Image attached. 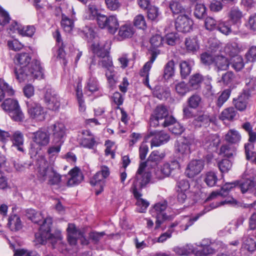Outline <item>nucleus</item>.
Segmentation results:
<instances>
[{
    "label": "nucleus",
    "mask_w": 256,
    "mask_h": 256,
    "mask_svg": "<svg viewBox=\"0 0 256 256\" xmlns=\"http://www.w3.org/2000/svg\"><path fill=\"white\" fill-rule=\"evenodd\" d=\"M197 246L202 248L204 256L213 254L218 250L223 248V244L221 242H217L209 244L208 240H202Z\"/></svg>",
    "instance_id": "14"
},
{
    "label": "nucleus",
    "mask_w": 256,
    "mask_h": 256,
    "mask_svg": "<svg viewBox=\"0 0 256 256\" xmlns=\"http://www.w3.org/2000/svg\"><path fill=\"white\" fill-rule=\"evenodd\" d=\"M48 130L54 144H62L66 136V128L64 124L56 122L51 125Z\"/></svg>",
    "instance_id": "10"
},
{
    "label": "nucleus",
    "mask_w": 256,
    "mask_h": 256,
    "mask_svg": "<svg viewBox=\"0 0 256 256\" xmlns=\"http://www.w3.org/2000/svg\"><path fill=\"white\" fill-rule=\"evenodd\" d=\"M236 148L231 144H222L220 150L219 154L228 158H232L236 154Z\"/></svg>",
    "instance_id": "29"
},
{
    "label": "nucleus",
    "mask_w": 256,
    "mask_h": 256,
    "mask_svg": "<svg viewBox=\"0 0 256 256\" xmlns=\"http://www.w3.org/2000/svg\"><path fill=\"white\" fill-rule=\"evenodd\" d=\"M204 80L202 76L200 74H196L192 75L189 80V84L192 89L197 90L200 86Z\"/></svg>",
    "instance_id": "43"
},
{
    "label": "nucleus",
    "mask_w": 256,
    "mask_h": 256,
    "mask_svg": "<svg viewBox=\"0 0 256 256\" xmlns=\"http://www.w3.org/2000/svg\"><path fill=\"white\" fill-rule=\"evenodd\" d=\"M193 21L186 14L179 16L175 22L176 28L180 32L186 33L192 28Z\"/></svg>",
    "instance_id": "11"
},
{
    "label": "nucleus",
    "mask_w": 256,
    "mask_h": 256,
    "mask_svg": "<svg viewBox=\"0 0 256 256\" xmlns=\"http://www.w3.org/2000/svg\"><path fill=\"white\" fill-rule=\"evenodd\" d=\"M250 97H251V94L249 92V90H244L238 98L234 100L236 108L240 111L244 110L246 108L248 100Z\"/></svg>",
    "instance_id": "19"
},
{
    "label": "nucleus",
    "mask_w": 256,
    "mask_h": 256,
    "mask_svg": "<svg viewBox=\"0 0 256 256\" xmlns=\"http://www.w3.org/2000/svg\"><path fill=\"white\" fill-rule=\"evenodd\" d=\"M26 215L27 218L33 222L38 224H40V222L44 218V216L40 212H36L32 208L26 210Z\"/></svg>",
    "instance_id": "32"
},
{
    "label": "nucleus",
    "mask_w": 256,
    "mask_h": 256,
    "mask_svg": "<svg viewBox=\"0 0 256 256\" xmlns=\"http://www.w3.org/2000/svg\"><path fill=\"white\" fill-rule=\"evenodd\" d=\"M206 14V8L204 4H196L194 10V16L198 18H202Z\"/></svg>",
    "instance_id": "54"
},
{
    "label": "nucleus",
    "mask_w": 256,
    "mask_h": 256,
    "mask_svg": "<svg viewBox=\"0 0 256 256\" xmlns=\"http://www.w3.org/2000/svg\"><path fill=\"white\" fill-rule=\"evenodd\" d=\"M28 113L30 117L38 121H42L45 119L46 112L40 104L32 103L28 104Z\"/></svg>",
    "instance_id": "13"
},
{
    "label": "nucleus",
    "mask_w": 256,
    "mask_h": 256,
    "mask_svg": "<svg viewBox=\"0 0 256 256\" xmlns=\"http://www.w3.org/2000/svg\"><path fill=\"white\" fill-rule=\"evenodd\" d=\"M210 121L208 114L204 112H200L193 120V124L196 127L200 128L206 126Z\"/></svg>",
    "instance_id": "23"
},
{
    "label": "nucleus",
    "mask_w": 256,
    "mask_h": 256,
    "mask_svg": "<svg viewBox=\"0 0 256 256\" xmlns=\"http://www.w3.org/2000/svg\"><path fill=\"white\" fill-rule=\"evenodd\" d=\"M232 162L227 158H224L218 162V166L220 171L224 172H228L232 168Z\"/></svg>",
    "instance_id": "47"
},
{
    "label": "nucleus",
    "mask_w": 256,
    "mask_h": 256,
    "mask_svg": "<svg viewBox=\"0 0 256 256\" xmlns=\"http://www.w3.org/2000/svg\"><path fill=\"white\" fill-rule=\"evenodd\" d=\"M76 96L78 104L79 110L82 112H84L86 109V106L85 105L84 100L83 99V94L82 88H79L78 86L76 90Z\"/></svg>",
    "instance_id": "56"
},
{
    "label": "nucleus",
    "mask_w": 256,
    "mask_h": 256,
    "mask_svg": "<svg viewBox=\"0 0 256 256\" xmlns=\"http://www.w3.org/2000/svg\"><path fill=\"white\" fill-rule=\"evenodd\" d=\"M230 64L232 68L238 72L242 70L244 65L243 58L240 56L232 58Z\"/></svg>",
    "instance_id": "50"
},
{
    "label": "nucleus",
    "mask_w": 256,
    "mask_h": 256,
    "mask_svg": "<svg viewBox=\"0 0 256 256\" xmlns=\"http://www.w3.org/2000/svg\"><path fill=\"white\" fill-rule=\"evenodd\" d=\"M160 36L159 34H156L151 38L150 40V42L152 45L151 48H152L151 58L150 60L144 64L140 72L141 76L145 77L144 83L148 86V72L151 68L152 64L159 54V52L158 50L157 52L156 49L160 46Z\"/></svg>",
    "instance_id": "5"
},
{
    "label": "nucleus",
    "mask_w": 256,
    "mask_h": 256,
    "mask_svg": "<svg viewBox=\"0 0 256 256\" xmlns=\"http://www.w3.org/2000/svg\"><path fill=\"white\" fill-rule=\"evenodd\" d=\"M134 32L133 26L131 24H124L119 28L118 38L122 40L125 38H130Z\"/></svg>",
    "instance_id": "22"
},
{
    "label": "nucleus",
    "mask_w": 256,
    "mask_h": 256,
    "mask_svg": "<svg viewBox=\"0 0 256 256\" xmlns=\"http://www.w3.org/2000/svg\"><path fill=\"white\" fill-rule=\"evenodd\" d=\"M170 8L174 14H184L186 10L178 0H172L170 4Z\"/></svg>",
    "instance_id": "49"
},
{
    "label": "nucleus",
    "mask_w": 256,
    "mask_h": 256,
    "mask_svg": "<svg viewBox=\"0 0 256 256\" xmlns=\"http://www.w3.org/2000/svg\"><path fill=\"white\" fill-rule=\"evenodd\" d=\"M10 117L16 122H22L24 119V114L20 109V106L16 110L11 111L10 114Z\"/></svg>",
    "instance_id": "61"
},
{
    "label": "nucleus",
    "mask_w": 256,
    "mask_h": 256,
    "mask_svg": "<svg viewBox=\"0 0 256 256\" xmlns=\"http://www.w3.org/2000/svg\"><path fill=\"white\" fill-rule=\"evenodd\" d=\"M160 118V107L158 106L151 114L150 124V127L156 128L159 126V119Z\"/></svg>",
    "instance_id": "44"
},
{
    "label": "nucleus",
    "mask_w": 256,
    "mask_h": 256,
    "mask_svg": "<svg viewBox=\"0 0 256 256\" xmlns=\"http://www.w3.org/2000/svg\"><path fill=\"white\" fill-rule=\"evenodd\" d=\"M201 102L202 98L198 94L192 95L188 100V103L190 108L194 109L199 106Z\"/></svg>",
    "instance_id": "51"
},
{
    "label": "nucleus",
    "mask_w": 256,
    "mask_h": 256,
    "mask_svg": "<svg viewBox=\"0 0 256 256\" xmlns=\"http://www.w3.org/2000/svg\"><path fill=\"white\" fill-rule=\"evenodd\" d=\"M256 184L253 180H246L244 182L239 183L237 184V188L240 190L242 193H245L246 192L252 190Z\"/></svg>",
    "instance_id": "46"
},
{
    "label": "nucleus",
    "mask_w": 256,
    "mask_h": 256,
    "mask_svg": "<svg viewBox=\"0 0 256 256\" xmlns=\"http://www.w3.org/2000/svg\"><path fill=\"white\" fill-rule=\"evenodd\" d=\"M238 181L226 183L222 188L220 192H213L206 199V201L210 200L216 198L218 196H225V192L230 190L232 188L237 187Z\"/></svg>",
    "instance_id": "21"
},
{
    "label": "nucleus",
    "mask_w": 256,
    "mask_h": 256,
    "mask_svg": "<svg viewBox=\"0 0 256 256\" xmlns=\"http://www.w3.org/2000/svg\"><path fill=\"white\" fill-rule=\"evenodd\" d=\"M18 106L19 104L18 101L12 98L6 99L2 104L3 110L7 112L9 114L11 111H13Z\"/></svg>",
    "instance_id": "36"
},
{
    "label": "nucleus",
    "mask_w": 256,
    "mask_h": 256,
    "mask_svg": "<svg viewBox=\"0 0 256 256\" xmlns=\"http://www.w3.org/2000/svg\"><path fill=\"white\" fill-rule=\"evenodd\" d=\"M174 74V62L170 60L167 62L164 66L163 78L166 80H168Z\"/></svg>",
    "instance_id": "40"
},
{
    "label": "nucleus",
    "mask_w": 256,
    "mask_h": 256,
    "mask_svg": "<svg viewBox=\"0 0 256 256\" xmlns=\"http://www.w3.org/2000/svg\"><path fill=\"white\" fill-rule=\"evenodd\" d=\"M218 178L215 172H208L206 174L204 182L209 186H214L216 185Z\"/></svg>",
    "instance_id": "59"
},
{
    "label": "nucleus",
    "mask_w": 256,
    "mask_h": 256,
    "mask_svg": "<svg viewBox=\"0 0 256 256\" xmlns=\"http://www.w3.org/2000/svg\"><path fill=\"white\" fill-rule=\"evenodd\" d=\"M220 206H222V204H220V202L212 203L210 206L205 208L202 212L198 214L196 216L190 218L189 220L188 224L186 225V228H184V230H186L190 226H192L194 222L196 221L200 216L209 212L211 210L216 208Z\"/></svg>",
    "instance_id": "26"
},
{
    "label": "nucleus",
    "mask_w": 256,
    "mask_h": 256,
    "mask_svg": "<svg viewBox=\"0 0 256 256\" xmlns=\"http://www.w3.org/2000/svg\"><path fill=\"white\" fill-rule=\"evenodd\" d=\"M98 26L101 28H106L111 34H114L119 27V22L116 16H106L100 14L96 18Z\"/></svg>",
    "instance_id": "7"
},
{
    "label": "nucleus",
    "mask_w": 256,
    "mask_h": 256,
    "mask_svg": "<svg viewBox=\"0 0 256 256\" xmlns=\"http://www.w3.org/2000/svg\"><path fill=\"white\" fill-rule=\"evenodd\" d=\"M146 162L140 163L132 187V194L136 200V211L139 212H145L150 204L148 202L141 198V190L149 182L150 178V174L146 171Z\"/></svg>",
    "instance_id": "2"
},
{
    "label": "nucleus",
    "mask_w": 256,
    "mask_h": 256,
    "mask_svg": "<svg viewBox=\"0 0 256 256\" xmlns=\"http://www.w3.org/2000/svg\"><path fill=\"white\" fill-rule=\"evenodd\" d=\"M38 177L42 182L48 180L50 186H59L62 181V176L54 168L49 166L46 160L43 158L38 160Z\"/></svg>",
    "instance_id": "3"
},
{
    "label": "nucleus",
    "mask_w": 256,
    "mask_h": 256,
    "mask_svg": "<svg viewBox=\"0 0 256 256\" xmlns=\"http://www.w3.org/2000/svg\"><path fill=\"white\" fill-rule=\"evenodd\" d=\"M224 140L230 144H236L240 142L241 136L236 130L231 129L226 134Z\"/></svg>",
    "instance_id": "28"
},
{
    "label": "nucleus",
    "mask_w": 256,
    "mask_h": 256,
    "mask_svg": "<svg viewBox=\"0 0 256 256\" xmlns=\"http://www.w3.org/2000/svg\"><path fill=\"white\" fill-rule=\"evenodd\" d=\"M52 224V218L49 216L44 219L42 224H40V226L39 228V232L35 234L36 238L38 242L44 244L47 240L52 239L53 238L57 240L61 239L60 232V231L57 232L56 236L50 232Z\"/></svg>",
    "instance_id": "6"
},
{
    "label": "nucleus",
    "mask_w": 256,
    "mask_h": 256,
    "mask_svg": "<svg viewBox=\"0 0 256 256\" xmlns=\"http://www.w3.org/2000/svg\"><path fill=\"white\" fill-rule=\"evenodd\" d=\"M68 174L70 176V178L67 182V186H73L78 184L84 178L80 170L76 167L71 170Z\"/></svg>",
    "instance_id": "18"
},
{
    "label": "nucleus",
    "mask_w": 256,
    "mask_h": 256,
    "mask_svg": "<svg viewBox=\"0 0 256 256\" xmlns=\"http://www.w3.org/2000/svg\"><path fill=\"white\" fill-rule=\"evenodd\" d=\"M54 36L56 39V42H58L59 46V48L58 50V57L60 58L63 59L64 63L66 64V62L64 59L66 52L64 50L63 43L62 42L60 34L58 30H56L55 32Z\"/></svg>",
    "instance_id": "39"
},
{
    "label": "nucleus",
    "mask_w": 256,
    "mask_h": 256,
    "mask_svg": "<svg viewBox=\"0 0 256 256\" xmlns=\"http://www.w3.org/2000/svg\"><path fill=\"white\" fill-rule=\"evenodd\" d=\"M82 138L80 140V144L84 148H92L96 144L94 136L88 130L82 132Z\"/></svg>",
    "instance_id": "20"
},
{
    "label": "nucleus",
    "mask_w": 256,
    "mask_h": 256,
    "mask_svg": "<svg viewBox=\"0 0 256 256\" xmlns=\"http://www.w3.org/2000/svg\"><path fill=\"white\" fill-rule=\"evenodd\" d=\"M192 63L193 62L192 61L186 60L182 61L180 62V74L182 78H186L190 74Z\"/></svg>",
    "instance_id": "41"
},
{
    "label": "nucleus",
    "mask_w": 256,
    "mask_h": 256,
    "mask_svg": "<svg viewBox=\"0 0 256 256\" xmlns=\"http://www.w3.org/2000/svg\"><path fill=\"white\" fill-rule=\"evenodd\" d=\"M8 225L12 231L18 230L22 228L20 218L16 214L10 216Z\"/></svg>",
    "instance_id": "33"
},
{
    "label": "nucleus",
    "mask_w": 256,
    "mask_h": 256,
    "mask_svg": "<svg viewBox=\"0 0 256 256\" xmlns=\"http://www.w3.org/2000/svg\"><path fill=\"white\" fill-rule=\"evenodd\" d=\"M30 60L31 57L28 53L22 52L16 55L14 72L19 82L42 78L43 70L40 62L37 60H34L30 62Z\"/></svg>",
    "instance_id": "1"
},
{
    "label": "nucleus",
    "mask_w": 256,
    "mask_h": 256,
    "mask_svg": "<svg viewBox=\"0 0 256 256\" xmlns=\"http://www.w3.org/2000/svg\"><path fill=\"white\" fill-rule=\"evenodd\" d=\"M105 74L110 86L112 88L115 86L117 81L116 72L114 70V68L106 70Z\"/></svg>",
    "instance_id": "48"
},
{
    "label": "nucleus",
    "mask_w": 256,
    "mask_h": 256,
    "mask_svg": "<svg viewBox=\"0 0 256 256\" xmlns=\"http://www.w3.org/2000/svg\"><path fill=\"white\" fill-rule=\"evenodd\" d=\"M160 162V155L159 154V152L158 151L152 152L149 156L147 160V162L150 164V165L154 168H155L156 166H158Z\"/></svg>",
    "instance_id": "53"
},
{
    "label": "nucleus",
    "mask_w": 256,
    "mask_h": 256,
    "mask_svg": "<svg viewBox=\"0 0 256 256\" xmlns=\"http://www.w3.org/2000/svg\"><path fill=\"white\" fill-rule=\"evenodd\" d=\"M92 50L95 57H98L100 60L98 62V65L108 70L114 68L112 60L108 55V52L104 48V45L99 42H94L92 45ZM94 58H92L90 68H92V64H96V60Z\"/></svg>",
    "instance_id": "4"
},
{
    "label": "nucleus",
    "mask_w": 256,
    "mask_h": 256,
    "mask_svg": "<svg viewBox=\"0 0 256 256\" xmlns=\"http://www.w3.org/2000/svg\"><path fill=\"white\" fill-rule=\"evenodd\" d=\"M5 92L10 96H12L14 94V90L8 84L0 79V101H2L4 98Z\"/></svg>",
    "instance_id": "42"
},
{
    "label": "nucleus",
    "mask_w": 256,
    "mask_h": 256,
    "mask_svg": "<svg viewBox=\"0 0 256 256\" xmlns=\"http://www.w3.org/2000/svg\"><path fill=\"white\" fill-rule=\"evenodd\" d=\"M164 119L162 122V126L166 127L174 124L176 122L175 118L172 116L168 115V109L164 106L161 105V120Z\"/></svg>",
    "instance_id": "31"
},
{
    "label": "nucleus",
    "mask_w": 256,
    "mask_h": 256,
    "mask_svg": "<svg viewBox=\"0 0 256 256\" xmlns=\"http://www.w3.org/2000/svg\"><path fill=\"white\" fill-rule=\"evenodd\" d=\"M33 142L40 146H46L50 142L48 132L42 130L33 134Z\"/></svg>",
    "instance_id": "17"
},
{
    "label": "nucleus",
    "mask_w": 256,
    "mask_h": 256,
    "mask_svg": "<svg viewBox=\"0 0 256 256\" xmlns=\"http://www.w3.org/2000/svg\"><path fill=\"white\" fill-rule=\"evenodd\" d=\"M85 88L92 92L98 91L99 86L96 78L94 77H90L86 83Z\"/></svg>",
    "instance_id": "57"
},
{
    "label": "nucleus",
    "mask_w": 256,
    "mask_h": 256,
    "mask_svg": "<svg viewBox=\"0 0 256 256\" xmlns=\"http://www.w3.org/2000/svg\"><path fill=\"white\" fill-rule=\"evenodd\" d=\"M230 62L228 58L222 56H215L214 65L217 72L228 69Z\"/></svg>",
    "instance_id": "25"
},
{
    "label": "nucleus",
    "mask_w": 256,
    "mask_h": 256,
    "mask_svg": "<svg viewBox=\"0 0 256 256\" xmlns=\"http://www.w3.org/2000/svg\"><path fill=\"white\" fill-rule=\"evenodd\" d=\"M12 140L13 145L17 148L18 150L24 152L22 146L24 144V136L20 131L14 132L12 135Z\"/></svg>",
    "instance_id": "34"
},
{
    "label": "nucleus",
    "mask_w": 256,
    "mask_h": 256,
    "mask_svg": "<svg viewBox=\"0 0 256 256\" xmlns=\"http://www.w3.org/2000/svg\"><path fill=\"white\" fill-rule=\"evenodd\" d=\"M174 251L178 254L180 256H188L194 252V248L191 244H187L182 246H176Z\"/></svg>",
    "instance_id": "37"
},
{
    "label": "nucleus",
    "mask_w": 256,
    "mask_h": 256,
    "mask_svg": "<svg viewBox=\"0 0 256 256\" xmlns=\"http://www.w3.org/2000/svg\"><path fill=\"white\" fill-rule=\"evenodd\" d=\"M216 28L225 35H228L232 32L231 28L227 22L218 21Z\"/></svg>",
    "instance_id": "58"
},
{
    "label": "nucleus",
    "mask_w": 256,
    "mask_h": 256,
    "mask_svg": "<svg viewBox=\"0 0 256 256\" xmlns=\"http://www.w3.org/2000/svg\"><path fill=\"white\" fill-rule=\"evenodd\" d=\"M185 44L189 52H194L198 48V45L196 38H186Z\"/></svg>",
    "instance_id": "62"
},
{
    "label": "nucleus",
    "mask_w": 256,
    "mask_h": 256,
    "mask_svg": "<svg viewBox=\"0 0 256 256\" xmlns=\"http://www.w3.org/2000/svg\"><path fill=\"white\" fill-rule=\"evenodd\" d=\"M194 140L192 136L184 138L181 143L176 146V151L182 155H187L190 154V146L194 144Z\"/></svg>",
    "instance_id": "16"
},
{
    "label": "nucleus",
    "mask_w": 256,
    "mask_h": 256,
    "mask_svg": "<svg viewBox=\"0 0 256 256\" xmlns=\"http://www.w3.org/2000/svg\"><path fill=\"white\" fill-rule=\"evenodd\" d=\"M67 232L68 240L70 245H76L78 240L82 245H88L89 244L88 240L84 236L82 232L76 229L74 224H68Z\"/></svg>",
    "instance_id": "9"
},
{
    "label": "nucleus",
    "mask_w": 256,
    "mask_h": 256,
    "mask_svg": "<svg viewBox=\"0 0 256 256\" xmlns=\"http://www.w3.org/2000/svg\"><path fill=\"white\" fill-rule=\"evenodd\" d=\"M240 47L236 42L228 44L224 48V52L232 58L238 56Z\"/></svg>",
    "instance_id": "30"
},
{
    "label": "nucleus",
    "mask_w": 256,
    "mask_h": 256,
    "mask_svg": "<svg viewBox=\"0 0 256 256\" xmlns=\"http://www.w3.org/2000/svg\"><path fill=\"white\" fill-rule=\"evenodd\" d=\"M220 140L216 134H210L206 136L203 141V146L205 149L212 150L216 148L220 144Z\"/></svg>",
    "instance_id": "24"
},
{
    "label": "nucleus",
    "mask_w": 256,
    "mask_h": 256,
    "mask_svg": "<svg viewBox=\"0 0 256 256\" xmlns=\"http://www.w3.org/2000/svg\"><path fill=\"white\" fill-rule=\"evenodd\" d=\"M242 246L248 252H253L256 250V242L252 238L244 237Z\"/></svg>",
    "instance_id": "45"
},
{
    "label": "nucleus",
    "mask_w": 256,
    "mask_h": 256,
    "mask_svg": "<svg viewBox=\"0 0 256 256\" xmlns=\"http://www.w3.org/2000/svg\"><path fill=\"white\" fill-rule=\"evenodd\" d=\"M228 17L233 24H236L240 21L242 13L237 7H232L228 14Z\"/></svg>",
    "instance_id": "35"
},
{
    "label": "nucleus",
    "mask_w": 256,
    "mask_h": 256,
    "mask_svg": "<svg viewBox=\"0 0 256 256\" xmlns=\"http://www.w3.org/2000/svg\"><path fill=\"white\" fill-rule=\"evenodd\" d=\"M110 174V172L108 168L102 166L100 167V170L98 172L91 178L90 184L96 187V195L100 194L103 191L105 185V180L109 176Z\"/></svg>",
    "instance_id": "8"
},
{
    "label": "nucleus",
    "mask_w": 256,
    "mask_h": 256,
    "mask_svg": "<svg viewBox=\"0 0 256 256\" xmlns=\"http://www.w3.org/2000/svg\"><path fill=\"white\" fill-rule=\"evenodd\" d=\"M175 90L180 96H184L190 91L187 84L184 82H181L175 85Z\"/></svg>",
    "instance_id": "63"
},
{
    "label": "nucleus",
    "mask_w": 256,
    "mask_h": 256,
    "mask_svg": "<svg viewBox=\"0 0 256 256\" xmlns=\"http://www.w3.org/2000/svg\"><path fill=\"white\" fill-rule=\"evenodd\" d=\"M14 30H17L18 33L22 36L28 37L32 36L36 30L33 26H20L17 23L14 26Z\"/></svg>",
    "instance_id": "27"
},
{
    "label": "nucleus",
    "mask_w": 256,
    "mask_h": 256,
    "mask_svg": "<svg viewBox=\"0 0 256 256\" xmlns=\"http://www.w3.org/2000/svg\"><path fill=\"white\" fill-rule=\"evenodd\" d=\"M237 114V112L232 107L225 108L220 114V118L222 120H232Z\"/></svg>",
    "instance_id": "38"
},
{
    "label": "nucleus",
    "mask_w": 256,
    "mask_h": 256,
    "mask_svg": "<svg viewBox=\"0 0 256 256\" xmlns=\"http://www.w3.org/2000/svg\"><path fill=\"white\" fill-rule=\"evenodd\" d=\"M204 167V162L202 160H192L188 165L185 174L189 178H193L199 174Z\"/></svg>",
    "instance_id": "15"
},
{
    "label": "nucleus",
    "mask_w": 256,
    "mask_h": 256,
    "mask_svg": "<svg viewBox=\"0 0 256 256\" xmlns=\"http://www.w3.org/2000/svg\"><path fill=\"white\" fill-rule=\"evenodd\" d=\"M190 188L189 182L186 179L180 180L176 183V192L182 191L184 192H188Z\"/></svg>",
    "instance_id": "60"
},
{
    "label": "nucleus",
    "mask_w": 256,
    "mask_h": 256,
    "mask_svg": "<svg viewBox=\"0 0 256 256\" xmlns=\"http://www.w3.org/2000/svg\"><path fill=\"white\" fill-rule=\"evenodd\" d=\"M61 24L64 30L68 32H71L74 27L73 21L64 14H62Z\"/></svg>",
    "instance_id": "52"
},
{
    "label": "nucleus",
    "mask_w": 256,
    "mask_h": 256,
    "mask_svg": "<svg viewBox=\"0 0 256 256\" xmlns=\"http://www.w3.org/2000/svg\"><path fill=\"white\" fill-rule=\"evenodd\" d=\"M150 214L152 217L156 218V228H158L160 226V220L159 216L160 214V204H156L150 210Z\"/></svg>",
    "instance_id": "55"
},
{
    "label": "nucleus",
    "mask_w": 256,
    "mask_h": 256,
    "mask_svg": "<svg viewBox=\"0 0 256 256\" xmlns=\"http://www.w3.org/2000/svg\"><path fill=\"white\" fill-rule=\"evenodd\" d=\"M44 101L50 110H56L60 106L59 98L54 90L52 88H48L46 90Z\"/></svg>",
    "instance_id": "12"
},
{
    "label": "nucleus",
    "mask_w": 256,
    "mask_h": 256,
    "mask_svg": "<svg viewBox=\"0 0 256 256\" xmlns=\"http://www.w3.org/2000/svg\"><path fill=\"white\" fill-rule=\"evenodd\" d=\"M134 24L136 27L140 29L144 30L146 28L144 17L142 14H138L134 18Z\"/></svg>",
    "instance_id": "64"
}]
</instances>
